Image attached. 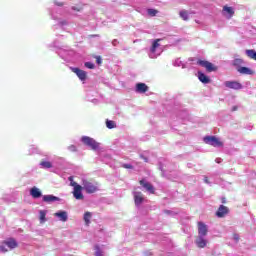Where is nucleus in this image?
Wrapping results in <instances>:
<instances>
[{"label": "nucleus", "mask_w": 256, "mask_h": 256, "mask_svg": "<svg viewBox=\"0 0 256 256\" xmlns=\"http://www.w3.org/2000/svg\"><path fill=\"white\" fill-rule=\"evenodd\" d=\"M68 181H70V186L74 187L73 190V197H75L78 201H81L83 199H85V196L83 195V186L77 184V182H75L73 180V176H69L68 177Z\"/></svg>", "instance_id": "f257e3e1"}, {"label": "nucleus", "mask_w": 256, "mask_h": 256, "mask_svg": "<svg viewBox=\"0 0 256 256\" xmlns=\"http://www.w3.org/2000/svg\"><path fill=\"white\" fill-rule=\"evenodd\" d=\"M97 185V182L87 179L82 180V189H84L88 194L97 193V191H99V187Z\"/></svg>", "instance_id": "f03ea898"}, {"label": "nucleus", "mask_w": 256, "mask_h": 256, "mask_svg": "<svg viewBox=\"0 0 256 256\" xmlns=\"http://www.w3.org/2000/svg\"><path fill=\"white\" fill-rule=\"evenodd\" d=\"M81 141L87 147H90V149H92V151H97V149H99V142L95 141V139H93L89 136H83L81 138Z\"/></svg>", "instance_id": "7ed1b4c3"}, {"label": "nucleus", "mask_w": 256, "mask_h": 256, "mask_svg": "<svg viewBox=\"0 0 256 256\" xmlns=\"http://www.w3.org/2000/svg\"><path fill=\"white\" fill-rule=\"evenodd\" d=\"M204 143H206V145H211L212 147H223V142L215 136L204 137Z\"/></svg>", "instance_id": "20e7f679"}, {"label": "nucleus", "mask_w": 256, "mask_h": 256, "mask_svg": "<svg viewBox=\"0 0 256 256\" xmlns=\"http://www.w3.org/2000/svg\"><path fill=\"white\" fill-rule=\"evenodd\" d=\"M197 65H200V67H205L208 73H213V71H217L218 69L217 66L207 60H198Z\"/></svg>", "instance_id": "39448f33"}, {"label": "nucleus", "mask_w": 256, "mask_h": 256, "mask_svg": "<svg viewBox=\"0 0 256 256\" xmlns=\"http://www.w3.org/2000/svg\"><path fill=\"white\" fill-rule=\"evenodd\" d=\"M70 69H71L72 73H75V75H77V77L80 79V81L87 80V72H85L84 70H81L79 68H74V67H71Z\"/></svg>", "instance_id": "423d86ee"}, {"label": "nucleus", "mask_w": 256, "mask_h": 256, "mask_svg": "<svg viewBox=\"0 0 256 256\" xmlns=\"http://www.w3.org/2000/svg\"><path fill=\"white\" fill-rule=\"evenodd\" d=\"M209 233L207 225L203 222H198V237H205Z\"/></svg>", "instance_id": "0eeeda50"}, {"label": "nucleus", "mask_w": 256, "mask_h": 256, "mask_svg": "<svg viewBox=\"0 0 256 256\" xmlns=\"http://www.w3.org/2000/svg\"><path fill=\"white\" fill-rule=\"evenodd\" d=\"M225 87H227L228 89H234L236 91H238L239 89H243V85H241V83L237 82V81H226L224 83Z\"/></svg>", "instance_id": "6e6552de"}, {"label": "nucleus", "mask_w": 256, "mask_h": 256, "mask_svg": "<svg viewBox=\"0 0 256 256\" xmlns=\"http://www.w3.org/2000/svg\"><path fill=\"white\" fill-rule=\"evenodd\" d=\"M134 196V203L137 207L141 205L145 201V196L143 195L142 192H133Z\"/></svg>", "instance_id": "1a4fd4ad"}, {"label": "nucleus", "mask_w": 256, "mask_h": 256, "mask_svg": "<svg viewBox=\"0 0 256 256\" xmlns=\"http://www.w3.org/2000/svg\"><path fill=\"white\" fill-rule=\"evenodd\" d=\"M140 185H142L144 187V189H146V191H149V193H151L152 195H155V188L153 187V184L145 181V180H140L139 181Z\"/></svg>", "instance_id": "9d476101"}, {"label": "nucleus", "mask_w": 256, "mask_h": 256, "mask_svg": "<svg viewBox=\"0 0 256 256\" xmlns=\"http://www.w3.org/2000/svg\"><path fill=\"white\" fill-rule=\"evenodd\" d=\"M229 214V208L225 205H220L217 212H216V216L219 218H223L225 217V215Z\"/></svg>", "instance_id": "9b49d317"}, {"label": "nucleus", "mask_w": 256, "mask_h": 256, "mask_svg": "<svg viewBox=\"0 0 256 256\" xmlns=\"http://www.w3.org/2000/svg\"><path fill=\"white\" fill-rule=\"evenodd\" d=\"M195 243L199 249H205L207 247V240L203 236H198Z\"/></svg>", "instance_id": "f8f14e48"}, {"label": "nucleus", "mask_w": 256, "mask_h": 256, "mask_svg": "<svg viewBox=\"0 0 256 256\" xmlns=\"http://www.w3.org/2000/svg\"><path fill=\"white\" fill-rule=\"evenodd\" d=\"M224 15H228L227 19H231L233 15H235V10H233V7L224 6L222 9Z\"/></svg>", "instance_id": "ddd939ff"}, {"label": "nucleus", "mask_w": 256, "mask_h": 256, "mask_svg": "<svg viewBox=\"0 0 256 256\" xmlns=\"http://www.w3.org/2000/svg\"><path fill=\"white\" fill-rule=\"evenodd\" d=\"M136 91L137 93H147V91H149V86L145 83H138L136 84Z\"/></svg>", "instance_id": "4468645a"}, {"label": "nucleus", "mask_w": 256, "mask_h": 256, "mask_svg": "<svg viewBox=\"0 0 256 256\" xmlns=\"http://www.w3.org/2000/svg\"><path fill=\"white\" fill-rule=\"evenodd\" d=\"M30 195H31V197H33V199H39V197H41L42 193H41V190H39V188L34 186L30 190Z\"/></svg>", "instance_id": "2eb2a0df"}, {"label": "nucleus", "mask_w": 256, "mask_h": 256, "mask_svg": "<svg viewBox=\"0 0 256 256\" xmlns=\"http://www.w3.org/2000/svg\"><path fill=\"white\" fill-rule=\"evenodd\" d=\"M198 79L201 81V83H211V79H209V77L203 72H198Z\"/></svg>", "instance_id": "dca6fc26"}, {"label": "nucleus", "mask_w": 256, "mask_h": 256, "mask_svg": "<svg viewBox=\"0 0 256 256\" xmlns=\"http://www.w3.org/2000/svg\"><path fill=\"white\" fill-rule=\"evenodd\" d=\"M43 201L45 203H53L55 201H59V197L53 196V195H44L43 196Z\"/></svg>", "instance_id": "f3484780"}, {"label": "nucleus", "mask_w": 256, "mask_h": 256, "mask_svg": "<svg viewBox=\"0 0 256 256\" xmlns=\"http://www.w3.org/2000/svg\"><path fill=\"white\" fill-rule=\"evenodd\" d=\"M4 245H7V247H9V249H16V247H18L17 241H15V239L10 238L7 241H4Z\"/></svg>", "instance_id": "a211bd4d"}, {"label": "nucleus", "mask_w": 256, "mask_h": 256, "mask_svg": "<svg viewBox=\"0 0 256 256\" xmlns=\"http://www.w3.org/2000/svg\"><path fill=\"white\" fill-rule=\"evenodd\" d=\"M238 73H241L242 75H253V70H251L248 67H240L237 69Z\"/></svg>", "instance_id": "6ab92c4d"}, {"label": "nucleus", "mask_w": 256, "mask_h": 256, "mask_svg": "<svg viewBox=\"0 0 256 256\" xmlns=\"http://www.w3.org/2000/svg\"><path fill=\"white\" fill-rule=\"evenodd\" d=\"M55 217H59L60 221H63L64 223L69 219L67 212L65 211L56 212Z\"/></svg>", "instance_id": "aec40b11"}, {"label": "nucleus", "mask_w": 256, "mask_h": 256, "mask_svg": "<svg viewBox=\"0 0 256 256\" xmlns=\"http://www.w3.org/2000/svg\"><path fill=\"white\" fill-rule=\"evenodd\" d=\"M159 41H161V39L154 40L150 49L151 53H155V51H157V48L160 47L161 44H159Z\"/></svg>", "instance_id": "412c9836"}, {"label": "nucleus", "mask_w": 256, "mask_h": 256, "mask_svg": "<svg viewBox=\"0 0 256 256\" xmlns=\"http://www.w3.org/2000/svg\"><path fill=\"white\" fill-rule=\"evenodd\" d=\"M246 55L249 59L256 61V51L254 49L246 50Z\"/></svg>", "instance_id": "4be33fe9"}, {"label": "nucleus", "mask_w": 256, "mask_h": 256, "mask_svg": "<svg viewBox=\"0 0 256 256\" xmlns=\"http://www.w3.org/2000/svg\"><path fill=\"white\" fill-rule=\"evenodd\" d=\"M179 15L181 19H183V21H189V13L187 12V10L180 11Z\"/></svg>", "instance_id": "5701e85b"}, {"label": "nucleus", "mask_w": 256, "mask_h": 256, "mask_svg": "<svg viewBox=\"0 0 256 256\" xmlns=\"http://www.w3.org/2000/svg\"><path fill=\"white\" fill-rule=\"evenodd\" d=\"M106 127L108 129H115L117 127V125L115 124V122L113 120H107Z\"/></svg>", "instance_id": "b1692460"}, {"label": "nucleus", "mask_w": 256, "mask_h": 256, "mask_svg": "<svg viewBox=\"0 0 256 256\" xmlns=\"http://www.w3.org/2000/svg\"><path fill=\"white\" fill-rule=\"evenodd\" d=\"M41 167H43L44 169H51V167H53V164H51V162L49 161H42L40 163Z\"/></svg>", "instance_id": "393cba45"}, {"label": "nucleus", "mask_w": 256, "mask_h": 256, "mask_svg": "<svg viewBox=\"0 0 256 256\" xmlns=\"http://www.w3.org/2000/svg\"><path fill=\"white\" fill-rule=\"evenodd\" d=\"M84 221L86 225H89V223H91V212H85Z\"/></svg>", "instance_id": "a878e982"}, {"label": "nucleus", "mask_w": 256, "mask_h": 256, "mask_svg": "<svg viewBox=\"0 0 256 256\" xmlns=\"http://www.w3.org/2000/svg\"><path fill=\"white\" fill-rule=\"evenodd\" d=\"M243 63H244L243 59H241V58H236L233 61L234 67H241V65H243Z\"/></svg>", "instance_id": "bb28decb"}, {"label": "nucleus", "mask_w": 256, "mask_h": 256, "mask_svg": "<svg viewBox=\"0 0 256 256\" xmlns=\"http://www.w3.org/2000/svg\"><path fill=\"white\" fill-rule=\"evenodd\" d=\"M94 249H95V256H103V252L101 251V248L99 247V245H96L95 247H94Z\"/></svg>", "instance_id": "cd10ccee"}, {"label": "nucleus", "mask_w": 256, "mask_h": 256, "mask_svg": "<svg viewBox=\"0 0 256 256\" xmlns=\"http://www.w3.org/2000/svg\"><path fill=\"white\" fill-rule=\"evenodd\" d=\"M46 215H47V213H45V211H43V210L40 211V223H45Z\"/></svg>", "instance_id": "c85d7f7f"}, {"label": "nucleus", "mask_w": 256, "mask_h": 256, "mask_svg": "<svg viewBox=\"0 0 256 256\" xmlns=\"http://www.w3.org/2000/svg\"><path fill=\"white\" fill-rule=\"evenodd\" d=\"M84 65L87 67V69H95V64L91 62H86Z\"/></svg>", "instance_id": "c756f323"}, {"label": "nucleus", "mask_w": 256, "mask_h": 256, "mask_svg": "<svg viewBox=\"0 0 256 256\" xmlns=\"http://www.w3.org/2000/svg\"><path fill=\"white\" fill-rule=\"evenodd\" d=\"M72 11H83V6H72Z\"/></svg>", "instance_id": "7c9ffc66"}, {"label": "nucleus", "mask_w": 256, "mask_h": 256, "mask_svg": "<svg viewBox=\"0 0 256 256\" xmlns=\"http://www.w3.org/2000/svg\"><path fill=\"white\" fill-rule=\"evenodd\" d=\"M69 151H71L72 153H75V151H77V147L75 145H71L68 147Z\"/></svg>", "instance_id": "2f4dec72"}, {"label": "nucleus", "mask_w": 256, "mask_h": 256, "mask_svg": "<svg viewBox=\"0 0 256 256\" xmlns=\"http://www.w3.org/2000/svg\"><path fill=\"white\" fill-rule=\"evenodd\" d=\"M148 13L149 15H152L153 17H155V15H157V10L150 9Z\"/></svg>", "instance_id": "473e14b6"}, {"label": "nucleus", "mask_w": 256, "mask_h": 256, "mask_svg": "<svg viewBox=\"0 0 256 256\" xmlns=\"http://www.w3.org/2000/svg\"><path fill=\"white\" fill-rule=\"evenodd\" d=\"M122 167L124 169H133V165H131V164H123Z\"/></svg>", "instance_id": "72a5a7b5"}, {"label": "nucleus", "mask_w": 256, "mask_h": 256, "mask_svg": "<svg viewBox=\"0 0 256 256\" xmlns=\"http://www.w3.org/2000/svg\"><path fill=\"white\" fill-rule=\"evenodd\" d=\"M233 239L236 241V243H239V234H233Z\"/></svg>", "instance_id": "f704fd0d"}, {"label": "nucleus", "mask_w": 256, "mask_h": 256, "mask_svg": "<svg viewBox=\"0 0 256 256\" xmlns=\"http://www.w3.org/2000/svg\"><path fill=\"white\" fill-rule=\"evenodd\" d=\"M55 5H57L58 7H63V5H65V3L63 2H58V1H54Z\"/></svg>", "instance_id": "c9c22d12"}, {"label": "nucleus", "mask_w": 256, "mask_h": 256, "mask_svg": "<svg viewBox=\"0 0 256 256\" xmlns=\"http://www.w3.org/2000/svg\"><path fill=\"white\" fill-rule=\"evenodd\" d=\"M96 63H97L98 65H101V63H102L101 56H97V57H96Z\"/></svg>", "instance_id": "e433bc0d"}, {"label": "nucleus", "mask_w": 256, "mask_h": 256, "mask_svg": "<svg viewBox=\"0 0 256 256\" xmlns=\"http://www.w3.org/2000/svg\"><path fill=\"white\" fill-rule=\"evenodd\" d=\"M221 203H223V204L227 203V198H226V197H223V198L221 199Z\"/></svg>", "instance_id": "4c0bfd02"}, {"label": "nucleus", "mask_w": 256, "mask_h": 256, "mask_svg": "<svg viewBox=\"0 0 256 256\" xmlns=\"http://www.w3.org/2000/svg\"><path fill=\"white\" fill-rule=\"evenodd\" d=\"M140 157H141V159H144L145 163H148L149 159H147V157H145V156H140Z\"/></svg>", "instance_id": "58836bf2"}, {"label": "nucleus", "mask_w": 256, "mask_h": 256, "mask_svg": "<svg viewBox=\"0 0 256 256\" xmlns=\"http://www.w3.org/2000/svg\"><path fill=\"white\" fill-rule=\"evenodd\" d=\"M0 251H4V253H7V249H5L3 246H0Z\"/></svg>", "instance_id": "ea45409f"}, {"label": "nucleus", "mask_w": 256, "mask_h": 256, "mask_svg": "<svg viewBox=\"0 0 256 256\" xmlns=\"http://www.w3.org/2000/svg\"><path fill=\"white\" fill-rule=\"evenodd\" d=\"M238 107L237 106H233L232 107V111H237Z\"/></svg>", "instance_id": "a19ab883"}]
</instances>
